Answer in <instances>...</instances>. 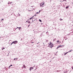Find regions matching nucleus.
<instances>
[{
    "label": "nucleus",
    "instance_id": "obj_20",
    "mask_svg": "<svg viewBox=\"0 0 73 73\" xmlns=\"http://www.w3.org/2000/svg\"><path fill=\"white\" fill-rule=\"evenodd\" d=\"M36 14H38V12H36Z\"/></svg>",
    "mask_w": 73,
    "mask_h": 73
},
{
    "label": "nucleus",
    "instance_id": "obj_26",
    "mask_svg": "<svg viewBox=\"0 0 73 73\" xmlns=\"http://www.w3.org/2000/svg\"><path fill=\"white\" fill-rule=\"evenodd\" d=\"M18 58H16L15 59V60H17Z\"/></svg>",
    "mask_w": 73,
    "mask_h": 73
},
{
    "label": "nucleus",
    "instance_id": "obj_27",
    "mask_svg": "<svg viewBox=\"0 0 73 73\" xmlns=\"http://www.w3.org/2000/svg\"><path fill=\"white\" fill-rule=\"evenodd\" d=\"M43 5H42V7H44V6H43Z\"/></svg>",
    "mask_w": 73,
    "mask_h": 73
},
{
    "label": "nucleus",
    "instance_id": "obj_25",
    "mask_svg": "<svg viewBox=\"0 0 73 73\" xmlns=\"http://www.w3.org/2000/svg\"><path fill=\"white\" fill-rule=\"evenodd\" d=\"M30 25H29L28 26V27H29Z\"/></svg>",
    "mask_w": 73,
    "mask_h": 73
},
{
    "label": "nucleus",
    "instance_id": "obj_10",
    "mask_svg": "<svg viewBox=\"0 0 73 73\" xmlns=\"http://www.w3.org/2000/svg\"><path fill=\"white\" fill-rule=\"evenodd\" d=\"M39 21H40V22H42V21H41V20H40V19H39Z\"/></svg>",
    "mask_w": 73,
    "mask_h": 73
},
{
    "label": "nucleus",
    "instance_id": "obj_34",
    "mask_svg": "<svg viewBox=\"0 0 73 73\" xmlns=\"http://www.w3.org/2000/svg\"><path fill=\"white\" fill-rule=\"evenodd\" d=\"M26 22H27V21Z\"/></svg>",
    "mask_w": 73,
    "mask_h": 73
},
{
    "label": "nucleus",
    "instance_id": "obj_15",
    "mask_svg": "<svg viewBox=\"0 0 73 73\" xmlns=\"http://www.w3.org/2000/svg\"><path fill=\"white\" fill-rule=\"evenodd\" d=\"M60 21H62V20H63L62 19H60Z\"/></svg>",
    "mask_w": 73,
    "mask_h": 73
},
{
    "label": "nucleus",
    "instance_id": "obj_6",
    "mask_svg": "<svg viewBox=\"0 0 73 73\" xmlns=\"http://www.w3.org/2000/svg\"><path fill=\"white\" fill-rule=\"evenodd\" d=\"M68 53V52H66L64 54V56H65V55H66V54Z\"/></svg>",
    "mask_w": 73,
    "mask_h": 73
},
{
    "label": "nucleus",
    "instance_id": "obj_5",
    "mask_svg": "<svg viewBox=\"0 0 73 73\" xmlns=\"http://www.w3.org/2000/svg\"><path fill=\"white\" fill-rule=\"evenodd\" d=\"M23 68H26V66H25V65H23Z\"/></svg>",
    "mask_w": 73,
    "mask_h": 73
},
{
    "label": "nucleus",
    "instance_id": "obj_9",
    "mask_svg": "<svg viewBox=\"0 0 73 73\" xmlns=\"http://www.w3.org/2000/svg\"><path fill=\"white\" fill-rule=\"evenodd\" d=\"M66 8L67 9V8H69V6H68L67 7H66Z\"/></svg>",
    "mask_w": 73,
    "mask_h": 73
},
{
    "label": "nucleus",
    "instance_id": "obj_11",
    "mask_svg": "<svg viewBox=\"0 0 73 73\" xmlns=\"http://www.w3.org/2000/svg\"><path fill=\"white\" fill-rule=\"evenodd\" d=\"M3 48H2V50H3V49H5V48H4V47H3Z\"/></svg>",
    "mask_w": 73,
    "mask_h": 73
},
{
    "label": "nucleus",
    "instance_id": "obj_13",
    "mask_svg": "<svg viewBox=\"0 0 73 73\" xmlns=\"http://www.w3.org/2000/svg\"><path fill=\"white\" fill-rule=\"evenodd\" d=\"M21 27H19V29H21Z\"/></svg>",
    "mask_w": 73,
    "mask_h": 73
},
{
    "label": "nucleus",
    "instance_id": "obj_3",
    "mask_svg": "<svg viewBox=\"0 0 73 73\" xmlns=\"http://www.w3.org/2000/svg\"><path fill=\"white\" fill-rule=\"evenodd\" d=\"M17 42H18L17 41H15L13 42L12 43H11V45L12 44H17Z\"/></svg>",
    "mask_w": 73,
    "mask_h": 73
},
{
    "label": "nucleus",
    "instance_id": "obj_32",
    "mask_svg": "<svg viewBox=\"0 0 73 73\" xmlns=\"http://www.w3.org/2000/svg\"><path fill=\"white\" fill-rule=\"evenodd\" d=\"M40 12V11H39V12Z\"/></svg>",
    "mask_w": 73,
    "mask_h": 73
},
{
    "label": "nucleus",
    "instance_id": "obj_29",
    "mask_svg": "<svg viewBox=\"0 0 73 73\" xmlns=\"http://www.w3.org/2000/svg\"><path fill=\"white\" fill-rule=\"evenodd\" d=\"M19 27H17V28H19Z\"/></svg>",
    "mask_w": 73,
    "mask_h": 73
},
{
    "label": "nucleus",
    "instance_id": "obj_19",
    "mask_svg": "<svg viewBox=\"0 0 73 73\" xmlns=\"http://www.w3.org/2000/svg\"><path fill=\"white\" fill-rule=\"evenodd\" d=\"M10 67H11V66H9V69H10Z\"/></svg>",
    "mask_w": 73,
    "mask_h": 73
},
{
    "label": "nucleus",
    "instance_id": "obj_7",
    "mask_svg": "<svg viewBox=\"0 0 73 73\" xmlns=\"http://www.w3.org/2000/svg\"><path fill=\"white\" fill-rule=\"evenodd\" d=\"M32 69H33V68H32H32L30 67V70H32Z\"/></svg>",
    "mask_w": 73,
    "mask_h": 73
},
{
    "label": "nucleus",
    "instance_id": "obj_1",
    "mask_svg": "<svg viewBox=\"0 0 73 73\" xmlns=\"http://www.w3.org/2000/svg\"><path fill=\"white\" fill-rule=\"evenodd\" d=\"M32 19V22H33L34 21H35V20H37V17H36V15L34 16H33L32 17H31V18L29 19V20H31Z\"/></svg>",
    "mask_w": 73,
    "mask_h": 73
},
{
    "label": "nucleus",
    "instance_id": "obj_4",
    "mask_svg": "<svg viewBox=\"0 0 73 73\" xmlns=\"http://www.w3.org/2000/svg\"><path fill=\"white\" fill-rule=\"evenodd\" d=\"M44 4V3H41L40 4V7H43V6H42V5H43Z\"/></svg>",
    "mask_w": 73,
    "mask_h": 73
},
{
    "label": "nucleus",
    "instance_id": "obj_31",
    "mask_svg": "<svg viewBox=\"0 0 73 73\" xmlns=\"http://www.w3.org/2000/svg\"><path fill=\"white\" fill-rule=\"evenodd\" d=\"M36 68L35 70H36Z\"/></svg>",
    "mask_w": 73,
    "mask_h": 73
},
{
    "label": "nucleus",
    "instance_id": "obj_24",
    "mask_svg": "<svg viewBox=\"0 0 73 73\" xmlns=\"http://www.w3.org/2000/svg\"><path fill=\"white\" fill-rule=\"evenodd\" d=\"M57 42H60V41L59 40L57 41Z\"/></svg>",
    "mask_w": 73,
    "mask_h": 73
},
{
    "label": "nucleus",
    "instance_id": "obj_33",
    "mask_svg": "<svg viewBox=\"0 0 73 73\" xmlns=\"http://www.w3.org/2000/svg\"><path fill=\"white\" fill-rule=\"evenodd\" d=\"M71 51H72V50H71Z\"/></svg>",
    "mask_w": 73,
    "mask_h": 73
},
{
    "label": "nucleus",
    "instance_id": "obj_12",
    "mask_svg": "<svg viewBox=\"0 0 73 73\" xmlns=\"http://www.w3.org/2000/svg\"><path fill=\"white\" fill-rule=\"evenodd\" d=\"M28 23H31V21H29V22H28Z\"/></svg>",
    "mask_w": 73,
    "mask_h": 73
},
{
    "label": "nucleus",
    "instance_id": "obj_30",
    "mask_svg": "<svg viewBox=\"0 0 73 73\" xmlns=\"http://www.w3.org/2000/svg\"><path fill=\"white\" fill-rule=\"evenodd\" d=\"M31 68H32L33 67H31Z\"/></svg>",
    "mask_w": 73,
    "mask_h": 73
},
{
    "label": "nucleus",
    "instance_id": "obj_23",
    "mask_svg": "<svg viewBox=\"0 0 73 73\" xmlns=\"http://www.w3.org/2000/svg\"><path fill=\"white\" fill-rule=\"evenodd\" d=\"M18 15H18L19 16H20V14H18Z\"/></svg>",
    "mask_w": 73,
    "mask_h": 73
},
{
    "label": "nucleus",
    "instance_id": "obj_8",
    "mask_svg": "<svg viewBox=\"0 0 73 73\" xmlns=\"http://www.w3.org/2000/svg\"><path fill=\"white\" fill-rule=\"evenodd\" d=\"M32 69H33V68H32H32L30 67V70H32Z\"/></svg>",
    "mask_w": 73,
    "mask_h": 73
},
{
    "label": "nucleus",
    "instance_id": "obj_14",
    "mask_svg": "<svg viewBox=\"0 0 73 73\" xmlns=\"http://www.w3.org/2000/svg\"><path fill=\"white\" fill-rule=\"evenodd\" d=\"M60 46H60L59 47H58L57 48H60Z\"/></svg>",
    "mask_w": 73,
    "mask_h": 73
},
{
    "label": "nucleus",
    "instance_id": "obj_21",
    "mask_svg": "<svg viewBox=\"0 0 73 73\" xmlns=\"http://www.w3.org/2000/svg\"><path fill=\"white\" fill-rule=\"evenodd\" d=\"M12 66V64H11V66Z\"/></svg>",
    "mask_w": 73,
    "mask_h": 73
},
{
    "label": "nucleus",
    "instance_id": "obj_16",
    "mask_svg": "<svg viewBox=\"0 0 73 73\" xmlns=\"http://www.w3.org/2000/svg\"><path fill=\"white\" fill-rule=\"evenodd\" d=\"M2 20H4V19H2L1 20V21H2Z\"/></svg>",
    "mask_w": 73,
    "mask_h": 73
},
{
    "label": "nucleus",
    "instance_id": "obj_22",
    "mask_svg": "<svg viewBox=\"0 0 73 73\" xmlns=\"http://www.w3.org/2000/svg\"><path fill=\"white\" fill-rule=\"evenodd\" d=\"M16 60V58H15L14 59V61Z\"/></svg>",
    "mask_w": 73,
    "mask_h": 73
},
{
    "label": "nucleus",
    "instance_id": "obj_18",
    "mask_svg": "<svg viewBox=\"0 0 73 73\" xmlns=\"http://www.w3.org/2000/svg\"><path fill=\"white\" fill-rule=\"evenodd\" d=\"M72 69H73V66H72Z\"/></svg>",
    "mask_w": 73,
    "mask_h": 73
},
{
    "label": "nucleus",
    "instance_id": "obj_17",
    "mask_svg": "<svg viewBox=\"0 0 73 73\" xmlns=\"http://www.w3.org/2000/svg\"><path fill=\"white\" fill-rule=\"evenodd\" d=\"M71 52V50H70L68 52V53H69V52Z\"/></svg>",
    "mask_w": 73,
    "mask_h": 73
},
{
    "label": "nucleus",
    "instance_id": "obj_2",
    "mask_svg": "<svg viewBox=\"0 0 73 73\" xmlns=\"http://www.w3.org/2000/svg\"><path fill=\"white\" fill-rule=\"evenodd\" d=\"M49 45L48 46V47L50 48H52V47H53L54 45L52 42H50L48 43Z\"/></svg>",
    "mask_w": 73,
    "mask_h": 73
},
{
    "label": "nucleus",
    "instance_id": "obj_28",
    "mask_svg": "<svg viewBox=\"0 0 73 73\" xmlns=\"http://www.w3.org/2000/svg\"><path fill=\"white\" fill-rule=\"evenodd\" d=\"M31 10H29V12Z\"/></svg>",
    "mask_w": 73,
    "mask_h": 73
}]
</instances>
